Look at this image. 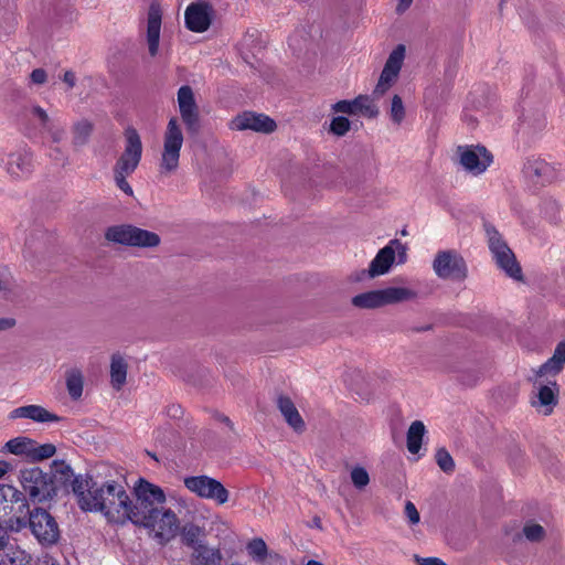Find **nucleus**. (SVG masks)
I'll return each mask as SVG.
<instances>
[{
  "instance_id": "56",
  "label": "nucleus",
  "mask_w": 565,
  "mask_h": 565,
  "mask_svg": "<svg viewBox=\"0 0 565 565\" xmlns=\"http://www.w3.org/2000/svg\"><path fill=\"white\" fill-rule=\"evenodd\" d=\"M11 469V465L8 461L0 460V479Z\"/></svg>"
},
{
  "instance_id": "13",
  "label": "nucleus",
  "mask_w": 565,
  "mask_h": 565,
  "mask_svg": "<svg viewBox=\"0 0 565 565\" xmlns=\"http://www.w3.org/2000/svg\"><path fill=\"white\" fill-rule=\"evenodd\" d=\"M405 58V46L398 44L388 55L380 75L379 82L373 90L375 98H381L397 81L398 74Z\"/></svg>"
},
{
  "instance_id": "55",
  "label": "nucleus",
  "mask_w": 565,
  "mask_h": 565,
  "mask_svg": "<svg viewBox=\"0 0 565 565\" xmlns=\"http://www.w3.org/2000/svg\"><path fill=\"white\" fill-rule=\"evenodd\" d=\"M413 1L414 0H398L397 7H396V12L397 13L405 12L411 7Z\"/></svg>"
},
{
  "instance_id": "9",
  "label": "nucleus",
  "mask_w": 565,
  "mask_h": 565,
  "mask_svg": "<svg viewBox=\"0 0 565 565\" xmlns=\"http://www.w3.org/2000/svg\"><path fill=\"white\" fill-rule=\"evenodd\" d=\"M396 256L398 264H404L407 260V247L399 239L394 238L381 248L372 259L366 270L367 276L374 278L388 273Z\"/></svg>"
},
{
  "instance_id": "2",
  "label": "nucleus",
  "mask_w": 565,
  "mask_h": 565,
  "mask_svg": "<svg viewBox=\"0 0 565 565\" xmlns=\"http://www.w3.org/2000/svg\"><path fill=\"white\" fill-rule=\"evenodd\" d=\"M137 520L132 521L137 526L145 527L160 543H168L178 533L179 519L171 509H157L146 514L137 513Z\"/></svg>"
},
{
  "instance_id": "10",
  "label": "nucleus",
  "mask_w": 565,
  "mask_h": 565,
  "mask_svg": "<svg viewBox=\"0 0 565 565\" xmlns=\"http://www.w3.org/2000/svg\"><path fill=\"white\" fill-rule=\"evenodd\" d=\"M29 526L42 546H52L60 539V529L55 519L44 509L35 508L29 512Z\"/></svg>"
},
{
  "instance_id": "57",
  "label": "nucleus",
  "mask_w": 565,
  "mask_h": 565,
  "mask_svg": "<svg viewBox=\"0 0 565 565\" xmlns=\"http://www.w3.org/2000/svg\"><path fill=\"white\" fill-rule=\"evenodd\" d=\"M221 420H222L224 424H226L231 429L233 428V424H232V422H231V419H230L228 417H226V416H222V417H221Z\"/></svg>"
},
{
  "instance_id": "19",
  "label": "nucleus",
  "mask_w": 565,
  "mask_h": 565,
  "mask_svg": "<svg viewBox=\"0 0 565 565\" xmlns=\"http://www.w3.org/2000/svg\"><path fill=\"white\" fill-rule=\"evenodd\" d=\"M162 22V9L157 0H152L149 4L147 14V34L146 40L148 51L151 56H156L159 51V40Z\"/></svg>"
},
{
  "instance_id": "12",
  "label": "nucleus",
  "mask_w": 565,
  "mask_h": 565,
  "mask_svg": "<svg viewBox=\"0 0 565 565\" xmlns=\"http://www.w3.org/2000/svg\"><path fill=\"white\" fill-rule=\"evenodd\" d=\"M457 154L462 169L472 175L482 174L493 162L492 154L483 146H459Z\"/></svg>"
},
{
  "instance_id": "15",
  "label": "nucleus",
  "mask_w": 565,
  "mask_h": 565,
  "mask_svg": "<svg viewBox=\"0 0 565 565\" xmlns=\"http://www.w3.org/2000/svg\"><path fill=\"white\" fill-rule=\"evenodd\" d=\"M433 269L443 279L461 280L467 276V266L463 258L454 250L439 252L433 262Z\"/></svg>"
},
{
  "instance_id": "6",
  "label": "nucleus",
  "mask_w": 565,
  "mask_h": 565,
  "mask_svg": "<svg viewBox=\"0 0 565 565\" xmlns=\"http://www.w3.org/2000/svg\"><path fill=\"white\" fill-rule=\"evenodd\" d=\"M105 237L116 244L140 248H153L161 242L157 233L129 224L108 227Z\"/></svg>"
},
{
  "instance_id": "3",
  "label": "nucleus",
  "mask_w": 565,
  "mask_h": 565,
  "mask_svg": "<svg viewBox=\"0 0 565 565\" xmlns=\"http://www.w3.org/2000/svg\"><path fill=\"white\" fill-rule=\"evenodd\" d=\"M183 141L181 122L177 117H171L163 134V148L159 162L161 175L168 177L177 171Z\"/></svg>"
},
{
  "instance_id": "21",
  "label": "nucleus",
  "mask_w": 565,
  "mask_h": 565,
  "mask_svg": "<svg viewBox=\"0 0 565 565\" xmlns=\"http://www.w3.org/2000/svg\"><path fill=\"white\" fill-rule=\"evenodd\" d=\"M51 121L52 120L46 110L39 105H32L24 108L22 122L24 125V134L29 138L35 137L38 132L42 134V130L46 126H50Z\"/></svg>"
},
{
  "instance_id": "60",
  "label": "nucleus",
  "mask_w": 565,
  "mask_h": 565,
  "mask_svg": "<svg viewBox=\"0 0 565 565\" xmlns=\"http://www.w3.org/2000/svg\"><path fill=\"white\" fill-rule=\"evenodd\" d=\"M269 557L275 558V559H282L281 556H279L277 553L269 554Z\"/></svg>"
},
{
  "instance_id": "11",
  "label": "nucleus",
  "mask_w": 565,
  "mask_h": 565,
  "mask_svg": "<svg viewBox=\"0 0 565 565\" xmlns=\"http://www.w3.org/2000/svg\"><path fill=\"white\" fill-rule=\"evenodd\" d=\"M184 487L195 495L206 500H213L217 504H224L228 501L230 492L216 479L201 475L185 477Z\"/></svg>"
},
{
  "instance_id": "8",
  "label": "nucleus",
  "mask_w": 565,
  "mask_h": 565,
  "mask_svg": "<svg viewBox=\"0 0 565 565\" xmlns=\"http://www.w3.org/2000/svg\"><path fill=\"white\" fill-rule=\"evenodd\" d=\"M19 480L24 493L33 502L42 503L56 494L52 477L38 467L21 470Z\"/></svg>"
},
{
  "instance_id": "29",
  "label": "nucleus",
  "mask_w": 565,
  "mask_h": 565,
  "mask_svg": "<svg viewBox=\"0 0 565 565\" xmlns=\"http://www.w3.org/2000/svg\"><path fill=\"white\" fill-rule=\"evenodd\" d=\"M127 369L128 365L124 358L118 353L113 354L110 363V382L115 390L119 391L126 383Z\"/></svg>"
},
{
  "instance_id": "16",
  "label": "nucleus",
  "mask_w": 565,
  "mask_h": 565,
  "mask_svg": "<svg viewBox=\"0 0 565 565\" xmlns=\"http://www.w3.org/2000/svg\"><path fill=\"white\" fill-rule=\"evenodd\" d=\"M178 106L180 116L189 132H196L199 129L200 116L194 98L193 89L183 85L178 90Z\"/></svg>"
},
{
  "instance_id": "25",
  "label": "nucleus",
  "mask_w": 565,
  "mask_h": 565,
  "mask_svg": "<svg viewBox=\"0 0 565 565\" xmlns=\"http://www.w3.org/2000/svg\"><path fill=\"white\" fill-rule=\"evenodd\" d=\"M277 407L291 428L296 431H302L305 429V422L294 402L288 396L279 395L277 398Z\"/></svg>"
},
{
  "instance_id": "51",
  "label": "nucleus",
  "mask_w": 565,
  "mask_h": 565,
  "mask_svg": "<svg viewBox=\"0 0 565 565\" xmlns=\"http://www.w3.org/2000/svg\"><path fill=\"white\" fill-rule=\"evenodd\" d=\"M8 533L0 526V565H6V559L2 557V553L8 546Z\"/></svg>"
},
{
  "instance_id": "31",
  "label": "nucleus",
  "mask_w": 565,
  "mask_h": 565,
  "mask_svg": "<svg viewBox=\"0 0 565 565\" xmlns=\"http://www.w3.org/2000/svg\"><path fill=\"white\" fill-rule=\"evenodd\" d=\"M352 305L360 309H375L384 306L382 289L371 290L354 296Z\"/></svg>"
},
{
  "instance_id": "20",
  "label": "nucleus",
  "mask_w": 565,
  "mask_h": 565,
  "mask_svg": "<svg viewBox=\"0 0 565 565\" xmlns=\"http://www.w3.org/2000/svg\"><path fill=\"white\" fill-rule=\"evenodd\" d=\"M525 175L535 183L547 184L558 177L557 169L543 159H529L523 169Z\"/></svg>"
},
{
  "instance_id": "45",
  "label": "nucleus",
  "mask_w": 565,
  "mask_h": 565,
  "mask_svg": "<svg viewBox=\"0 0 565 565\" xmlns=\"http://www.w3.org/2000/svg\"><path fill=\"white\" fill-rule=\"evenodd\" d=\"M8 556L10 558V563L14 565H26L31 561V556L24 551H10L8 547L2 553V557Z\"/></svg>"
},
{
  "instance_id": "27",
  "label": "nucleus",
  "mask_w": 565,
  "mask_h": 565,
  "mask_svg": "<svg viewBox=\"0 0 565 565\" xmlns=\"http://www.w3.org/2000/svg\"><path fill=\"white\" fill-rule=\"evenodd\" d=\"M565 364V340L559 342L555 350L553 355L540 366L539 371L536 372L537 377H541L542 375L546 373H554L557 374L563 370V366Z\"/></svg>"
},
{
  "instance_id": "24",
  "label": "nucleus",
  "mask_w": 565,
  "mask_h": 565,
  "mask_svg": "<svg viewBox=\"0 0 565 565\" xmlns=\"http://www.w3.org/2000/svg\"><path fill=\"white\" fill-rule=\"evenodd\" d=\"M33 170L32 153L28 150H20L9 156L7 161L8 173L15 179H23Z\"/></svg>"
},
{
  "instance_id": "14",
  "label": "nucleus",
  "mask_w": 565,
  "mask_h": 565,
  "mask_svg": "<svg viewBox=\"0 0 565 565\" xmlns=\"http://www.w3.org/2000/svg\"><path fill=\"white\" fill-rule=\"evenodd\" d=\"M142 156V142L138 131L128 127L125 130V149L118 158L114 170L125 173H134L137 169Z\"/></svg>"
},
{
  "instance_id": "54",
  "label": "nucleus",
  "mask_w": 565,
  "mask_h": 565,
  "mask_svg": "<svg viewBox=\"0 0 565 565\" xmlns=\"http://www.w3.org/2000/svg\"><path fill=\"white\" fill-rule=\"evenodd\" d=\"M15 326V320L13 318H0V332L11 329Z\"/></svg>"
},
{
  "instance_id": "42",
  "label": "nucleus",
  "mask_w": 565,
  "mask_h": 565,
  "mask_svg": "<svg viewBox=\"0 0 565 565\" xmlns=\"http://www.w3.org/2000/svg\"><path fill=\"white\" fill-rule=\"evenodd\" d=\"M524 536L531 542H539L545 536V530L542 525L529 522L523 527Z\"/></svg>"
},
{
  "instance_id": "28",
  "label": "nucleus",
  "mask_w": 565,
  "mask_h": 565,
  "mask_svg": "<svg viewBox=\"0 0 565 565\" xmlns=\"http://www.w3.org/2000/svg\"><path fill=\"white\" fill-rule=\"evenodd\" d=\"M205 530L194 523L185 524L181 530L182 543L190 547L192 551L198 546H202L205 543Z\"/></svg>"
},
{
  "instance_id": "35",
  "label": "nucleus",
  "mask_w": 565,
  "mask_h": 565,
  "mask_svg": "<svg viewBox=\"0 0 565 565\" xmlns=\"http://www.w3.org/2000/svg\"><path fill=\"white\" fill-rule=\"evenodd\" d=\"M94 126L88 119H81L73 125V143L75 146H84L87 143Z\"/></svg>"
},
{
  "instance_id": "39",
  "label": "nucleus",
  "mask_w": 565,
  "mask_h": 565,
  "mask_svg": "<svg viewBox=\"0 0 565 565\" xmlns=\"http://www.w3.org/2000/svg\"><path fill=\"white\" fill-rule=\"evenodd\" d=\"M246 550L248 555L257 562H263L268 555L267 545L263 539H253Z\"/></svg>"
},
{
  "instance_id": "26",
  "label": "nucleus",
  "mask_w": 565,
  "mask_h": 565,
  "mask_svg": "<svg viewBox=\"0 0 565 565\" xmlns=\"http://www.w3.org/2000/svg\"><path fill=\"white\" fill-rule=\"evenodd\" d=\"M222 559L221 550L207 544L195 547L190 555L191 565H221Z\"/></svg>"
},
{
  "instance_id": "49",
  "label": "nucleus",
  "mask_w": 565,
  "mask_h": 565,
  "mask_svg": "<svg viewBox=\"0 0 565 565\" xmlns=\"http://www.w3.org/2000/svg\"><path fill=\"white\" fill-rule=\"evenodd\" d=\"M332 110L334 113H343L348 115H355V106L352 100H339L332 105Z\"/></svg>"
},
{
  "instance_id": "58",
  "label": "nucleus",
  "mask_w": 565,
  "mask_h": 565,
  "mask_svg": "<svg viewBox=\"0 0 565 565\" xmlns=\"http://www.w3.org/2000/svg\"><path fill=\"white\" fill-rule=\"evenodd\" d=\"M462 383L463 384H467V385H475L477 383V379H473V380H468L466 381L463 377L461 379Z\"/></svg>"
},
{
  "instance_id": "18",
  "label": "nucleus",
  "mask_w": 565,
  "mask_h": 565,
  "mask_svg": "<svg viewBox=\"0 0 565 565\" xmlns=\"http://www.w3.org/2000/svg\"><path fill=\"white\" fill-rule=\"evenodd\" d=\"M213 8L207 2L190 3L184 12L185 26L196 33L206 31L212 22Z\"/></svg>"
},
{
  "instance_id": "52",
  "label": "nucleus",
  "mask_w": 565,
  "mask_h": 565,
  "mask_svg": "<svg viewBox=\"0 0 565 565\" xmlns=\"http://www.w3.org/2000/svg\"><path fill=\"white\" fill-rule=\"evenodd\" d=\"M416 562L418 565H446L440 558L437 557H418L416 556Z\"/></svg>"
},
{
  "instance_id": "46",
  "label": "nucleus",
  "mask_w": 565,
  "mask_h": 565,
  "mask_svg": "<svg viewBox=\"0 0 565 565\" xmlns=\"http://www.w3.org/2000/svg\"><path fill=\"white\" fill-rule=\"evenodd\" d=\"M131 173H125L122 171L114 170V179L116 185L127 195H132L134 191L130 184L127 182V177Z\"/></svg>"
},
{
  "instance_id": "5",
  "label": "nucleus",
  "mask_w": 565,
  "mask_h": 565,
  "mask_svg": "<svg viewBox=\"0 0 565 565\" xmlns=\"http://www.w3.org/2000/svg\"><path fill=\"white\" fill-rule=\"evenodd\" d=\"M28 503L22 492L12 486H0V524L20 531L26 525L22 518Z\"/></svg>"
},
{
  "instance_id": "43",
  "label": "nucleus",
  "mask_w": 565,
  "mask_h": 565,
  "mask_svg": "<svg viewBox=\"0 0 565 565\" xmlns=\"http://www.w3.org/2000/svg\"><path fill=\"white\" fill-rule=\"evenodd\" d=\"M351 128V122L348 118L338 116L331 120L330 131L339 137L344 136Z\"/></svg>"
},
{
  "instance_id": "37",
  "label": "nucleus",
  "mask_w": 565,
  "mask_h": 565,
  "mask_svg": "<svg viewBox=\"0 0 565 565\" xmlns=\"http://www.w3.org/2000/svg\"><path fill=\"white\" fill-rule=\"evenodd\" d=\"M52 473L55 478H58L61 482H63V483L71 482L72 486H73L74 478L77 477V476H74L72 467L64 460H53Z\"/></svg>"
},
{
  "instance_id": "30",
  "label": "nucleus",
  "mask_w": 565,
  "mask_h": 565,
  "mask_svg": "<svg viewBox=\"0 0 565 565\" xmlns=\"http://www.w3.org/2000/svg\"><path fill=\"white\" fill-rule=\"evenodd\" d=\"M384 306L411 301L417 297V292L405 287H387L382 289Z\"/></svg>"
},
{
  "instance_id": "61",
  "label": "nucleus",
  "mask_w": 565,
  "mask_h": 565,
  "mask_svg": "<svg viewBox=\"0 0 565 565\" xmlns=\"http://www.w3.org/2000/svg\"><path fill=\"white\" fill-rule=\"evenodd\" d=\"M172 409H174L173 415H175V413L180 409V406H177V407L173 406Z\"/></svg>"
},
{
  "instance_id": "59",
  "label": "nucleus",
  "mask_w": 565,
  "mask_h": 565,
  "mask_svg": "<svg viewBox=\"0 0 565 565\" xmlns=\"http://www.w3.org/2000/svg\"><path fill=\"white\" fill-rule=\"evenodd\" d=\"M306 565H323V564L319 561L310 559Z\"/></svg>"
},
{
  "instance_id": "40",
  "label": "nucleus",
  "mask_w": 565,
  "mask_h": 565,
  "mask_svg": "<svg viewBox=\"0 0 565 565\" xmlns=\"http://www.w3.org/2000/svg\"><path fill=\"white\" fill-rule=\"evenodd\" d=\"M438 467L446 473L455 470V461L446 448H438L435 455Z\"/></svg>"
},
{
  "instance_id": "34",
  "label": "nucleus",
  "mask_w": 565,
  "mask_h": 565,
  "mask_svg": "<svg viewBox=\"0 0 565 565\" xmlns=\"http://www.w3.org/2000/svg\"><path fill=\"white\" fill-rule=\"evenodd\" d=\"M83 386L84 377L78 369H72L66 372V388L72 399L76 401L81 398Z\"/></svg>"
},
{
  "instance_id": "33",
  "label": "nucleus",
  "mask_w": 565,
  "mask_h": 565,
  "mask_svg": "<svg viewBox=\"0 0 565 565\" xmlns=\"http://www.w3.org/2000/svg\"><path fill=\"white\" fill-rule=\"evenodd\" d=\"M425 433L426 428L423 422L415 420L411 424L406 437L407 449L411 454L419 451Z\"/></svg>"
},
{
  "instance_id": "32",
  "label": "nucleus",
  "mask_w": 565,
  "mask_h": 565,
  "mask_svg": "<svg viewBox=\"0 0 565 565\" xmlns=\"http://www.w3.org/2000/svg\"><path fill=\"white\" fill-rule=\"evenodd\" d=\"M34 446V440L25 437L19 436L8 440L3 447L2 451L9 452L15 456H25L30 460L31 448Z\"/></svg>"
},
{
  "instance_id": "4",
  "label": "nucleus",
  "mask_w": 565,
  "mask_h": 565,
  "mask_svg": "<svg viewBox=\"0 0 565 565\" xmlns=\"http://www.w3.org/2000/svg\"><path fill=\"white\" fill-rule=\"evenodd\" d=\"M132 491L136 501L132 502L129 498V504H127L128 521L130 522L137 520V513L147 515V512L158 509L156 504H163L167 500V495L161 487L143 478H139L136 481Z\"/></svg>"
},
{
  "instance_id": "22",
  "label": "nucleus",
  "mask_w": 565,
  "mask_h": 565,
  "mask_svg": "<svg viewBox=\"0 0 565 565\" xmlns=\"http://www.w3.org/2000/svg\"><path fill=\"white\" fill-rule=\"evenodd\" d=\"M28 418L35 423H57L61 417L49 412L41 405H25L12 409L9 413V419Z\"/></svg>"
},
{
  "instance_id": "50",
  "label": "nucleus",
  "mask_w": 565,
  "mask_h": 565,
  "mask_svg": "<svg viewBox=\"0 0 565 565\" xmlns=\"http://www.w3.org/2000/svg\"><path fill=\"white\" fill-rule=\"evenodd\" d=\"M46 72L43 68H35L30 74L33 84L42 85L46 82Z\"/></svg>"
},
{
  "instance_id": "36",
  "label": "nucleus",
  "mask_w": 565,
  "mask_h": 565,
  "mask_svg": "<svg viewBox=\"0 0 565 565\" xmlns=\"http://www.w3.org/2000/svg\"><path fill=\"white\" fill-rule=\"evenodd\" d=\"M374 96L359 95L353 99L355 106V115L362 114L369 118H375L379 115V108L374 104Z\"/></svg>"
},
{
  "instance_id": "7",
  "label": "nucleus",
  "mask_w": 565,
  "mask_h": 565,
  "mask_svg": "<svg viewBox=\"0 0 565 565\" xmlns=\"http://www.w3.org/2000/svg\"><path fill=\"white\" fill-rule=\"evenodd\" d=\"M489 248L497 265L511 278L522 279V269L511 248L507 245L498 230L490 223H484Z\"/></svg>"
},
{
  "instance_id": "44",
  "label": "nucleus",
  "mask_w": 565,
  "mask_h": 565,
  "mask_svg": "<svg viewBox=\"0 0 565 565\" xmlns=\"http://www.w3.org/2000/svg\"><path fill=\"white\" fill-rule=\"evenodd\" d=\"M351 480L354 487L362 489L369 484L370 477L364 468L355 467L351 471Z\"/></svg>"
},
{
  "instance_id": "17",
  "label": "nucleus",
  "mask_w": 565,
  "mask_h": 565,
  "mask_svg": "<svg viewBox=\"0 0 565 565\" xmlns=\"http://www.w3.org/2000/svg\"><path fill=\"white\" fill-rule=\"evenodd\" d=\"M230 128L239 131L253 130L256 132L270 134L276 129V122L267 115L244 111L231 120Z\"/></svg>"
},
{
  "instance_id": "48",
  "label": "nucleus",
  "mask_w": 565,
  "mask_h": 565,
  "mask_svg": "<svg viewBox=\"0 0 565 565\" xmlns=\"http://www.w3.org/2000/svg\"><path fill=\"white\" fill-rule=\"evenodd\" d=\"M404 513H405L409 524L416 525L419 523V521H420L419 512L412 501H406Z\"/></svg>"
},
{
  "instance_id": "23",
  "label": "nucleus",
  "mask_w": 565,
  "mask_h": 565,
  "mask_svg": "<svg viewBox=\"0 0 565 565\" xmlns=\"http://www.w3.org/2000/svg\"><path fill=\"white\" fill-rule=\"evenodd\" d=\"M558 386L555 381L548 382V384H540L535 399L531 402L532 406L544 415H551L554 407L557 404Z\"/></svg>"
},
{
  "instance_id": "53",
  "label": "nucleus",
  "mask_w": 565,
  "mask_h": 565,
  "mask_svg": "<svg viewBox=\"0 0 565 565\" xmlns=\"http://www.w3.org/2000/svg\"><path fill=\"white\" fill-rule=\"evenodd\" d=\"M62 79L67 85L68 89H72L76 84V76L75 73L72 71H66Z\"/></svg>"
},
{
  "instance_id": "38",
  "label": "nucleus",
  "mask_w": 565,
  "mask_h": 565,
  "mask_svg": "<svg viewBox=\"0 0 565 565\" xmlns=\"http://www.w3.org/2000/svg\"><path fill=\"white\" fill-rule=\"evenodd\" d=\"M56 452V447L53 444L39 445L34 440V446L31 448L30 460L42 461L53 457Z\"/></svg>"
},
{
  "instance_id": "1",
  "label": "nucleus",
  "mask_w": 565,
  "mask_h": 565,
  "mask_svg": "<svg viewBox=\"0 0 565 565\" xmlns=\"http://www.w3.org/2000/svg\"><path fill=\"white\" fill-rule=\"evenodd\" d=\"M73 493L83 511L100 512L111 523L128 522L129 494L116 481L98 484L90 476L78 475L73 480Z\"/></svg>"
},
{
  "instance_id": "47",
  "label": "nucleus",
  "mask_w": 565,
  "mask_h": 565,
  "mask_svg": "<svg viewBox=\"0 0 565 565\" xmlns=\"http://www.w3.org/2000/svg\"><path fill=\"white\" fill-rule=\"evenodd\" d=\"M42 132H47L53 142H60L65 136V130L63 127L55 125L53 121L50 122V126H46Z\"/></svg>"
},
{
  "instance_id": "41",
  "label": "nucleus",
  "mask_w": 565,
  "mask_h": 565,
  "mask_svg": "<svg viewBox=\"0 0 565 565\" xmlns=\"http://www.w3.org/2000/svg\"><path fill=\"white\" fill-rule=\"evenodd\" d=\"M390 115L393 122L397 125H399L405 118V107L398 95H394L392 98Z\"/></svg>"
}]
</instances>
